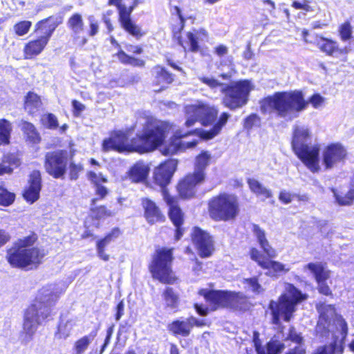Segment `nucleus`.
<instances>
[{
  "instance_id": "51",
  "label": "nucleus",
  "mask_w": 354,
  "mask_h": 354,
  "mask_svg": "<svg viewBox=\"0 0 354 354\" xmlns=\"http://www.w3.org/2000/svg\"><path fill=\"white\" fill-rule=\"evenodd\" d=\"M252 232L257 237L260 245L265 244L268 241L266 238L265 231L261 229L259 225L254 224L252 226Z\"/></svg>"
},
{
  "instance_id": "27",
  "label": "nucleus",
  "mask_w": 354,
  "mask_h": 354,
  "mask_svg": "<svg viewBox=\"0 0 354 354\" xmlns=\"http://www.w3.org/2000/svg\"><path fill=\"white\" fill-rule=\"evenodd\" d=\"M212 158V154L208 151H203L196 157L193 175L196 176L198 180H204V171L209 165Z\"/></svg>"
},
{
  "instance_id": "50",
  "label": "nucleus",
  "mask_w": 354,
  "mask_h": 354,
  "mask_svg": "<svg viewBox=\"0 0 354 354\" xmlns=\"http://www.w3.org/2000/svg\"><path fill=\"white\" fill-rule=\"evenodd\" d=\"M93 214L97 218H106L115 215V212L108 210L104 206L92 209Z\"/></svg>"
},
{
  "instance_id": "20",
  "label": "nucleus",
  "mask_w": 354,
  "mask_h": 354,
  "mask_svg": "<svg viewBox=\"0 0 354 354\" xmlns=\"http://www.w3.org/2000/svg\"><path fill=\"white\" fill-rule=\"evenodd\" d=\"M192 241L202 257H209L214 250L211 236L198 227H195L192 233Z\"/></svg>"
},
{
  "instance_id": "3",
  "label": "nucleus",
  "mask_w": 354,
  "mask_h": 354,
  "mask_svg": "<svg viewBox=\"0 0 354 354\" xmlns=\"http://www.w3.org/2000/svg\"><path fill=\"white\" fill-rule=\"evenodd\" d=\"M62 292L55 284L48 285L39 290L35 302L27 308L24 315L21 334L23 343L27 344L32 340L38 326L50 315L51 307Z\"/></svg>"
},
{
  "instance_id": "17",
  "label": "nucleus",
  "mask_w": 354,
  "mask_h": 354,
  "mask_svg": "<svg viewBox=\"0 0 354 354\" xmlns=\"http://www.w3.org/2000/svg\"><path fill=\"white\" fill-rule=\"evenodd\" d=\"M164 201L169 207V216L172 221L173 224L176 227V239L179 240L183 235V230L180 228L183 223V214L180 208L177 205L176 199L171 196L167 189L162 191Z\"/></svg>"
},
{
  "instance_id": "52",
  "label": "nucleus",
  "mask_w": 354,
  "mask_h": 354,
  "mask_svg": "<svg viewBox=\"0 0 354 354\" xmlns=\"http://www.w3.org/2000/svg\"><path fill=\"white\" fill-rule=\"evenodd\" d=\"M288 339L296 343L298 346H304L303 337L301 335V333H298L294 328L290 329Z\"/></svg>"
},
{
  "instance_id": "5",
  "label": "nucleus",
  "mask_w": 354,
  "mask_h": 354,
  "mask_svg": "<svg viewBox=\"0 0 354 354\" xmlns=\"http://www.w3.org/2000/svg\"><path fill=\"white\" fill-rule=\"evenodd\" d=\"M230 116V114L226 112L222 113L218 122L209 131L197 130L185 133H183L180 130L176 131L174 136L170 139L169 142L160 149L162 153L165 156L173 155L178 151L194 148L202 139L210 140L214 138L220 133Z\"/></svg>"
},
{
  "instance_id": "45",
  "label": "nucleus",
  "mask_w": 354,
  "mask_h": 354,
  "mask_svg": "<svg viewBox=\"0 0 354 354\" xmlns=\"http://www.w3.org/2000/svg\"><path fill=\"white\" fill-rule=\"evenodd\" d=\"M245 288L248 290L254 292V293H261L263 291V288L259 284L258 281V279L256 277H252L250 279H245L243 281Z\"/></svg>"
},
{
  "instance_id": "36",
  "label": "nucleus",
  "mask_w": 354,
  "mask_h": 354,
  "mask_svg": "<svg viewBox=\"0 0 354 354\" xmlns=\"http://www.w3.org/2000/svg\"><path fill=\"white\" fill-rule=\"evenodd\" d=\"M95 337V334L91 333L78 339L73 344V350L74 354H84L88 349Z\"/></svg>"
},
{
  "instance_id": "47",
  "label": "nucleus",
  "mask_w": 354,
  "mask_h": 354,
  "mask_svg": "<svg viewBox=\"0 0 354 354\" xmlns=\"http://www.w3.org/2000/svg\"><path fill=\"white\" fill-rule=\"evenodd\" d=\"M15 198V194L5 189H0V205L8 206L14 202Z\"/></svg>"
},
{
  "instance_id": "25",
  "label": "nucleus",
  "mask_w": 354,
  "mask_h": 354,
  "mask_svg": "<svg viewBox=\"0 0 354 354\" xmlns=\"http://www.w3.org/2000/svg\"><path fill=\"white\" fill-rule=\"evenodd\" d=\"M142 205L144 209L145 217L149 223L154 224L164 221V215L153 201L147 198H143Z\"/></svg>"
},
{
  "instance_id": "41",
  "label": "nucleus",
  "mask_w": 354,
  "mask_h": 354,
  "mask_svg": "<svg viewBox=\"0 0 354 354\" xmlns=\"http://www.w3.org/2000/svg\"><path fill=\"white\" fill-rule=\"evenodd\" d=\"M120 234L118 228H114L104 239L98 241L96 245V249H105V248L114 239H117Z\"/></svg>"
},
{
  "instance_id": "29",
  "label": "nucleus",
  "mask_w": 354,
  "mask_h": 354,
  "mask_svg": "<svg viewBox=\"0 0 354 354\" xmlns=\"http://www.w3.org/2000/svg\"><path fill=\"white\" fill-rule=\"evenodd\" d=\"M227 307L236 310H246L249 305L248 299L243 294L240 292H229Z\"/></svg>"
},
{
  "instance_id": "53",
  "label": "nucleus",
  "mask_w": 354,
  "mask_h": 354,
  "mask_svg": "<svg viewBox=\"0 0 354 354\" xmlns=\"http://www.w3.org/2000/svg\"><path fill=\"white\" fill-rule=\"evenodd\" d=\"M335 350V342L318 347L313 354H333Z\"/></svg>"
},
{
  "instance_id": "64",
  "label": "nucleus",
  "mask_w": 354,
  "mask_h": 354,
  "mask_svg": "<svg viewBox=\"0 0 354 354\" xmlns=\"http://www.w3.org/2000/svg\"><path fill=\"white\" fill-rule=\"evenodd\" d=\"M119 61L124 64H129L131 56L126 54L123 50H120L116 55Z\"/></svg>"
},
{
  "instance_id": "54",
  "label": "nucleus",
  "mask_w": 354,
  "mask_h": 354,
  "mask_svg": "<svg viewBox=\"0 0 354 354\" xmlns=\"http://www.w3.org/2000/svg\"><path fill=\"white\" fill-rule=\"evenodd\" d=\"M88 179L95 185H97L101 183H105L107 181L106 178L104 177L100 173L97 174L93 171H90L88 174Z\"/></svg>"
},
{
  "instance_id": "34",
  "label": "nucleus",
  "mask_w": 354,
  "mask_h": 354,
  "mask_svg": "<svg viewBox=\"0 0 354 354\" xmlns=\"http://www.w3.org/2000/svg\"><path fill=\"white\" fill-rule=\"evenodd\" d=\"M41 106L39 97L32 92H29L26 97L24 108L29 114H34L39 111Z\"/></svg>"
},
{
  "instance_id": "16",
  "label": "nucleus",
  "mask_w": 354,
  "mask_h": 354,
  "mask_svg": "<svg viewBox=\"0 0 354 354\" xmlns=\"http://www.w3.org/2000/svg\"><path fill=\"white\" fill-rule=\"evenodd\" d=\"M346 156V150L341 144H331L323 151V164L326 169H330L343 162Z\"/></svg>"
},
{
  "instance_id": "30",
  "label": "nucleus",
  "mask_w": 354,
  "mask_h": 354,
  "mask_svg": "<svg viewBox=\"0 0 354 354\" xmlns=\"http://www.w3.org/2000/svg\"><path fill=\"white\" fill-rule=\"evenodd\" d=\"M254 344L257 354H277L283 348V344L278 341H271L268 343L266 348H262L257 337L254 339Z\"/></svg>"
},
{
  "instance_id": "38",
  "label": "nucleus",
  "mask_w": 354,
  "mask_h": 354,
  "mask_svg": "<svg viewBox=\"0 0 354 354\" xmlns=\"http://www.w3.org/2000/svg\"><path fill=\"white\" fill-rule=\"evenodd\" d=\"M169 329L175 335L187 336L190 330L185 321H175L169 326Z\"/></svg>"
},
{
  "instance_id": "15",
  "label": "nucleus",
  "mask_w": 354,
  "mask_h": 354,
  "mask_svg": "<svg viewBox=\"0 0 354 354\" xmlns=\"http://www.w3.org/2000/svg\"><path fill=\"white\" fill-rule=\"evenodd\" d=\"M109 6H115L118 10L119 21L121 26L129 34L134 37L142 36L140 28L133 23L131 19V15L133 10V6L127 10V8L122 3L121 0H109Z\"/></svg>"
},
{
  "instance_id": "35",
  "label": "nucleus",
  "mask_w": 354,
  "mask_h": 354,
  "mask_svg": "<svg viewBox=\"0 0 354 354\" xmlns=\"http://www.w3.org/2000/svg\"><path fill=\"white\" fill-rule=\"evenodd\" d=\"M317 45L318 48L322 51L329 55H335V56L339 55L338 54L337 49H339L335 41L332 40L320 37L317 40Z\"/></svg>"
},
{
  "instance_id": "10",
  "label": "nucleus",
  "mask_w": 354,
  "mask_h": 354,
  "mask_svg": "<svg viewBox=\"0 0 354 354\" xmlns=\"http://www.w3.org/2000/svg\"><path fill=\"white\" fill-rule=\"evenodd\" d=\"M59 23L60 21L57 18L51 17L36 24L35 31L39 32L41 36L25 45L24 53L26 59H31L42 52Z\"/></svg>"
},
{
  "instance_id": "28",
  "label": "nucleus",
  "mask_w": 354,
  "mask_h": 354,
  "mask_svg": "<svg viewBox=\"0 0 354 354\" xmlns=\"http://www.w3.org/2000/svg\"><path fill=\"white\" fill-rule=\"evenodd\" d=\"M149 167L142 162L136 163L129 170V178L135 183L142 182L147 179Z\"/></svg>"
},
{
  "instance_id": "39",
  "label": "nucleus",
  "mask_w": 354,
  "mask_h": 354,
  "mask_svg": "<svg viewBox=\"0 0 354 354\" xmlns=\"http://www.w3.org/2000/svg\"><path fill=\"white\" fill-rule=\"evenodd\" d=\"M74 323L71 320L62 322L59 325L58 331L56 335L59 339L67 338L70 335Z\"/></svg>"
},
{
  "instance_id": "32",
  "label": "nucleus",
  "mask_w": 354,
  "mask_h": 354,
  "mask_svg": "<svg viewBox=\"0 0 354 354\" xmlns=\"http://www.w3.org/2000/svg\"><path fill=\"white\" fill-rule=\"evenodd\" d=\"M262 268L267 270V274L270 276H275L281 272H288L290 270L286 265L276 261H271L268 259L266 263H262Z\"/></svg>"
},
{
  "instance_id": "37",
  "label": "nucleus",
  "mask_w": 354,
  "mask_h": 354,
  "mask_svg": "<svg viewBox=\"0 0 354 354\" xmlns=\"http://www.w3.org/2000/svg\"><path fill=\"white\" fill-rule=\"evenodd\" d=\"M21 130L26 134L28 138L32 142H38L40 140L35 126L28 122L22 121L21 123Z\"/></svg>"
},
{
  "instance_id": "22",
  "label": "nucleus",
  "mask_w": 354,
  "mask_h": 354,
  "mask_svg": "<svg viewBox=\"0 0 354 354\" xmlns=\"http://www.w3.org/2000/svg\"><path fill=\"white\" fill-rule=\"evenodd\" d=\"M199 295L204 297L211 310L227 306L228 292L201 289L199 291Z\"/></svg>"
},
{
  "instance_id": "26",
  "label": "nucleus",
  "mask_w": 354,
  "mask_h": 354,
  "mask_svg": "<svg viewBox=\"0 0 354 354\" xmlns=\"http://www.w3.org/2000/svg\"><path fill=\"white\" fill-rule=\"evenodd\" d=\"M153 83L159 86L156 91L165 89L174 81V75L168 72L164 67L156 65L151 69Z\"/></svg>"
},
{
  "instance_id": "1",
  "label": "nucleus",
  "mask_w": 354,
  "mask_h": 354,
  "mask_svg": "<svg viewBox=\"0 0 354 354\" xmlns=\"http://www.w3.org/2000/svg\"><path fill=\"white\" fill-rule=\"evenodd\" d=\"M140 123L142 130L131 140V144L128 143L126 133L115 131L109 138L103 141L102 150H113L120 153L136 151L140 153L151 151L163 142L170 129L169 122L159 120L151 115L142 117Z\"/></svg>"
},
{
  "instance_id": "62",
  "label": "nucleus",
  "mask_w": 354,
  "mask_h": 354,
  "mask_svg": "<svg viewBox=\"0 0 354 354\" xmlns=\"http://www.w3.org/2000/svg\"><path fill=\"white\" fill-rule=\"evenodd\" d=\"M72 105L74 109V115L75 116L80 115L85 109V106L77 100H73L72 102Z\"/></svg>"
},
{
  "instance_id": "33",
  "label": "nucleus",
  "mask_w": 354,
  "mask_h": 354,
  "mask_svg": "<svg viewBox=\"0 0 354 354\" xmlns=\"http://www.w3.org/2000/svg\"><path fill=\"white\" fill-rule=\"evenodd\" d=\"M207 37V32L204 29L198 30H194L193 32H189L187 37L189 44V49L191 51L196 52L198 50L199 46L198 42L199 40H203Z\"/></svg>"
},
{
  "instance_id": "7",
  "label": "nucleus",
  "mask_w": 354,
  "mask_h": 354,
  "mask_svg": "<svg viewBox=\"0 0 354 354\" xmlns=\"http://www.w3.org/2000/svg\"><path fill=\"white\" fill-rule=\"evenodd\" d=\"M36 241L35 235L19 239L8 250L7 259L15 268L30 270L37 268L45 256L44 250L31 248Z\"/></svg>"
},
{
  "instance_id": "58",
  "label": "nucleus",
  "mask_w": 354,
  "mask_h": 354,
  "mask_svg": "<svg viewBox=\"0 0 354 354\" xmlns=\"http://www.w3.org/2000/svg\"><path fill=\"white\" fill-rule=\"evenodd\" d=\"M349 42L343 48L337 49L339 55H346L347 54L354 52V37L349 39Z\"/></svg>"
},
{
  "instance_id": "59",
  "label": "nucleus",
  "mask_w": 354,
  "mask_h": 354,
  "mask_svg": "<svg viewBox=\"0 0 354 354\" xmlns=\"http://www.w3.org/2000/svg\"><path fill=\"white\" fill-rule=\"evenodd\" d=\"M12 126L9 121L5 119L0 120V133H4L10 137Z\"/></svg>"
},
{
  "instance_id": "14",
  "label": "nucleus",
  "mask_w": 354,
  "mask_h": 354,
  "mask_svg": "<svg viewBox=\"0 0 354 354\" xmlns=\"http://www.w3.org/2000/svg\"><path fill=\"white\" fill-rule=\"evenodd\" d=\"M67 158L66 151L47 153L44 164L46 172L55 178H63L66 171Z\"/></svg>"
},
{
  "instance_id": "9",
  "label": "nucleus",
  "mask_w": 354,
  "mask_h": 354,
  "mask_svg": "<svg viewBox=\"0 0 354 354\" xmlns=\"http://www.w3.org/2000/svg\"><path fill=\"white\" fill-rule=\"evenodd\" d=\"M239 212L236 196L223 194L211 199L209 203V214L216 221H227L234 219Z\"/></svg>"
},
{
  "instance_id": "55",
  "label": "nucleus",
  "mask_w": 354,
  "mask_h": 354,
  "mask_svg": "<svg viewBox=\"0 0 354 354\" xmlns=\"http://www.w3.org/2000/svg\"><path fill=\"white\" fill-rule=\"evenodd\" d=\"M250 257L251 259L257 262V263L262 268V263H266L268 259L263 257L260 252L255 249L252 248L250 251Z\"/></svg>"
},
{
  "instance_id": "18",
  "label": "nucleus",
  "mask_w": 354,
  "mask_h": 354,
  "mask_svg": "<svg viewBox=\"0 0 354 354\" xmlns=\"http://www.w3.org/2000/svg\"><path fill=\"white\" fill-rule=\"evenodd\" d=\"M67 26L71 30L73 41L77 45L82 46L86 44V27L82 16L80 14L75 13L71 15L67 21Z\"/></svg>"
},
{
  "instance_id": "43",
  "label": "nucleus",
  "mask_w": 354,
  "mask_h": 354,
  "mask_svg": "<svg viewBox=\"0 0 354 354\" xmlns=\"http://www.w3.org/2000/svg\"><path fill=\"white\" fill-rule=\"evenodd\" d=\"M336 201L340 205H349L353 203L354 201V183L352 185V187L348 192V193L344 196H342L337 194L335 192L334 193Z\"/></svg>"
},
{
  "instance_id": "63",
  "label": "nucleus",
  "mask_w": 354,
  "mask_h": 354,
  "mask_svg": "<svg viewBox=\"0 0 354 354\" xmlns=\"http://www.w3.org/2000/svg\"><path fill=\"white\" fill-rule=\"evenodd\" d=\"M292 7L296 9L304 10L306 12L312 11L311 7L308 4L306 1H304V2L294 1L292 3Z\"/></svg>"
},
{
  "instance_id": "2",
  "label": "nucleus",
  "mask_w": 354,
  "mask_h": 354,
  "mask_svg": "<svg viewBox=\"0 0 354 354\" xmlns=\"http://www.w3.org/2000/svg\"><path fill=\"white\" fill-rule=\"evenodd\" d=\"M325 102L319 94H314L308 100H305L300 91L277 92L262 100L261 109L263 112L275 111L286 120H292L299 116L300 112L306 109L310 103L315 109L321 107Z\"/></svg>"
},
{
  "instance_id": "60",
  "label": "nucleus",
  "mask_w": 354,
  "mask_h": 354,
  "mask_svg": "<svg viewBox=\"0 0 354 354\" xmlns=\"http://www.w3.org/2000/svg\"><path fill=\"white\" fill-rule=\"evenodd\" d=\"M90 30L88 31V35L91 37L95 36L99 30V25L97 21L94 19L93 17L91 16L88 17Z\"/></svg>"
},
{
  "instance_id": "44",
  "label": "nucleus",
  "mask_w": 354,
  "mask_h": 354,
  "mask_svg": "<svg viewBox=\"0 0 354 354\" xmlns=\"http://www.w3.org/2000/svg\"><path fill=\"white\" fill-rule=\"evenodd\" d=\"M167 306L176 308L178 303V297L174 293L172 288H167L163 294Z\"/></svg>"
},
{
  "instance_id": "31",
  "label": "nucleus",
  "mask_w": 354,
  "mask_h": 354,
  "mask_svg": "<svg viewBox=\"0 0 354 354\" xmlns=\"http://www.w3.org/2000/svg\"><path fill=\"white\" fill-rule=\"evenodd\" d=\"M248 183L250 190L257 196L266 200L272 197V192L263 186L260 182L254 178H249Z\"/></svg>"
},
{
  "instance_id": "23",
  "label": "nucleus",
  "mask_w": 354,
  "mask_h": 354,
  "mask_svg": "<svg viewBox=\"0 0 354 354\" xmlns=\"http://www.w3.org/2000/svg\"><path fill=\"white\" fill-rule=\"evenodd\" d=\"M203 180H198L196 176L189 174L185 176L178 185L177 189L180 196L182 198H191L195 196L197 184L201 183Z\"/></svg>"
},
{
  "instance_id": "56",
  "label": "nucleus",
  "mask_w": 354,
  "mask_h": 354,
  "mask_svg": "<svg viewBox=\"0 0 354 354\" xmlns=\"http://www.w3.org/2000/svg\"><path fill=\"white\" fill-rule=\"evenodd\" d=\"M71 179L76 180L78 178L79 173L82 170V166L80 164H75L71 162L69 166Z\"/></svg>"
},
{
  "instance_id": "13",
  "label": "nucleus",
  "mask_w": 354,
  "mask_h": 354,
  "mask_svg": "<svg viewBox=\"0 0 354 354\" xmlns=\"http://www.w3.org/2000/svg\"><path fill=\"white\" fill-rule=\"evenodd\" d=\"M318 310L320 315L316 326L317 335H319L321 337H328L330 332H332V322H337L341 328L342 333L344 335L347 334V324L342 317H337L333 306L321 304L318 308Z\"/></svg>"
},
{
  "instance_id": "57",
  "label": "nucleus",
  "mask_w": 354,
  "mask_h": 354,
  "mask_svg": "<svg viewBox=\"0 0 354 354\" xmlns=\"http://www.w3.org/2000/svg\"><path fill=\"white\" fill-rule=\"evenodd\" d=\"M4 162L9 164V171L12 170L13 167H17L20 165L19 159L13 154L5 156Z\"/></svg>"
},
{
  "instance_id": "12",
  "label": "nucleus",
  "mask_w": 354,
  "mask_h": 354,
  "mask_svg": "<svg viewBox=\"0 0 354 354\" xmlns=\"http://www.w3.org/2000/svg\"><path fill=\"white\" fill-rule=\"evenodd\" d=\"M218 109L214 106L202 101H196L194 104H187L185 106V126L192 127L197 121L203 126L212 124L218 115Z\"/></svg>"
},
{
  "instance_id": "48",
  "label": "nucleus",
  "mask_w": 354,
  "mask_h": 354,
  "mask_svg": "<svg viewBox=\"0 0 354 354\" xmlns=\"http://www.w3.org/2000/svg\"><path fill=\"white\" fill-rule=\"evenodd\" d=\"M352 26L348 21L342 24L339 28V32L342 41H345L352 37Z\"/></svg>"
},
{
  "instance_id": "40",
  "label": "nucleus",
  "mask_w": 354,
  "mask_h": 354,
  "mask_svg": "<svg viewBox=\"0 0 354 354\" xmlns=\"http://www.w3.org/2000/svg\"><path fill=\"white\" fill-rule=\"evenodd\" d=\"M120 234L118 228H114L104 239L98 241L96 245V249H105V248L114 239H117Z\"/></svg>"
},
{
  "instance_id": "8",
  "label": "nucleus",
  "mask_w": 354,
  "mask_h": 354,
  "mask_svg": "<svg viewBox=\"0 0 354 354\" xmlns=\"http://www.w3.org/2000/svg\"><path fill=\"white\" fill-rule=\"evenodd\" d=\"M306 295L299 291L293 285L286 283L285 292L282 294L277 301H271L269 308L272 315V323L279 324L280 319L285 322L290 321L293 313L295 311V306L301 301L306 299Z\"/></svg>"
},
{
  "instance_id": "24",
  "label": "nucleus",
  "mask_w": 354,
  "mask_h": 354,
  "mask_svg": "<svg viewBox=\"0 0 354 354\" xmlns=\"http://www.w3.org/2000/svg\"><path fill=\"white\" fill-rule=\"evenodd\" d=\"M29 186L24 193V198L30 203L36 201L41 190V174L39 171H33L30 174Z\"/></svg>"
},
{
  "instance_id": "49",
  "label": "nucleus",
  "mask_w": 354,
  "mask_h": 354,
  "mask_svg": "<svg viewBox=\"0 0 354 354\" xmlns=\"http://www.w3.org/2000/svg\"><path fill=\"white\" fill-rule=\"evenodd\" d=\"M261 125V118L257 114H251L245 120L244 127L247 129H251L254 127Z\"/></svg>"
},
{
  "instance_id": "11",
  "label": "nucleus",
  "mask_w": 354,
  "mask_h": 354,
  "mask_svg": "<svg viewBox=\"0 0 354 354\" xmlns=\"http://www.w3.org/2000/svg\"><path fill=\"white\" fill-rule=\"evenodd\" d=\"M172 260V249L157 250L150 266L153 277L163 283H174L176 279L171 268Z\"/></svg>"
},
{
  "instance_id": "4",
  "label": "nucleus",
  "mask_w": 354,
  "mask_h": 354,
  "mask_svg": "<svg viewBox=\"0 0 354 354\" xmlns=\"http://www.w3.org/2000/svg\"><path fill=\"white\" fill-rule=\"evenodd\" d=\"M198 80L212 91H219L223 94L222 104L234 111L246 105L249 96L254 86L248 80H241L230 84L221 82L214 77L200 76Z\"/></svg>"
},
{
  "instance_id": "61",
  "label": "nucleus",
  "mask_w": 354,
  "mask_h": 354,
  "mask_svg": "<svg viewBox=\"0 0 354 354\" xmlns=\"http://www.w3.org/2000/svg\"><path fill=\"white\" fill-rule=\"evenodd\" d=\"M261 247L270 258H275L277 256V251L270 245L268 241L261 245Z\"/></svg>"
},
{
  "instance_id": "21",
  "label": "nucleus",
  "mask_w": 354,
  "mask_h": 354,
  "mask_svg": "<svg viewBox=\"0 0 354 354\" xmlns=\"http://www.w3.org/2000/svg\"><path fill=\"white\" fill-rule=\"evenodd\" d=\"M304 270H308L313 274L318 283L319 292L325 295H330V288L325 283V281L329 277V271L326 270L323 263L320 262L310 263L304 267Z\"/></svg>"
},
{
  "instance_id": "19",
  "label": "nucleus",
  "mask_w": 354,
  "mask_h": 354,
  "mask_svg": "<svg viewBox=\"0 0 354 354\" xmlns=\"http://www.w3.org/2000/svg\"><path fill=\"white\" fill-rule=\"evenodd\" d=\"M177 167V161L174 159L169 160L155 168L153 171V180L163 189L171 180V178Z\"/></svg>"
},
{
  "instance_id": "6",
  "label": "nucleus",
  "mask_w": 354,
  "mask_h": 354,
  "mask_svg": "<svg viewBox=\"0 0 354 354\" xmlns=\"http://www.w3.org/2000/svg\"><path fill=\"white\" fill-rule=\"evenodd\" d=\"M311 139L310 129L304 124H296L293 127L292 148L301 162L315 173L320 170L319 147L317 145H309Z\"/></svg>"
},
{
  "instance_id": "46",
  "label": "nucleus",
  "mask_w": 354,
  "mask_h": 354,
  "mask_svg": "<svg viewBox=\"0 0 354 354\" xmlns=\"http://www.w3.org/2000/svg\"><path fill=\"white\" fill-rule=\"evenodd\" d=\"M32 26V22L30 21H22L17 23L13 26L14 32L19 36H23L27 34Z\"/></svg>"
},
{
  "instance_id": "42",
  "label": "nucleus",
  "mask_w": 354,
  "mask_h": 354,
  "mask_svg": "<svg viewBox=\"0 0 354 354\" xmlns=\"http://www.w3.org/2000/svg\"><path fill=\"white\" fill-rule=\"evenodd\" d=\"M41 124L48 129H55L59 123L57 117L53 113H46L41 116Z\"/></svg>"
}]
</instances>
